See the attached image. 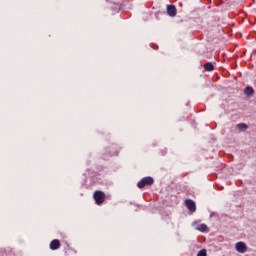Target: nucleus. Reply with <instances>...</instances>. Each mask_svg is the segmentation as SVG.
Segmentation results:
<instances>
[{"label":"nucleus","mask_w":256,"mask_h":256,"mask_svg":"<svg viewBox=\"0 0 256 256\" xmlns=\"http://www.w3.org/2000/svg\"><path fill=\"white\" fill-rule=\"evenodd\" d=\"M236 127L239 131H247V129H249V126L245 123H239Z\"/></svg>","instance_id":"6e6552de"},{"label":"nucleus","mask_w":256,"mask_h":256,"mask_svg":"<svg viewBox=\"0 0 256 256\" xmlns=\"http://www.w3.org/2000/svg\"><path fill=\"white\" fill-rule=\"evenodd\" d=\"M112 155H118V153L116 152L115 154H112Z\"/></svg>","instance_id":"f8f14e48"},{"label":"nucleus","mask_w":256,"mask_h":256,"mask_svg":"<svg viewBox=\"0 0 256 256\" xmlns=\"http://www.w3.org/2000/svg\"><path fill=\"white\" fill-rule=\"evenodd\" d=\"M204 69H205V71H213V69H215V67L213 66V63L207 62V63L204 65Z\"/></svg>","instance_id":"1a4fd4ad"},{"label":"nucleus","mask_w":256,"mask_h":256,"mask_svg":"<svg viewBox=\"0 0 256 256\" xmlns=\"http://www.w3.org/2000/svg\"><path fill=\"white\" fill-rule=\"evenodd\" d=\"M245 95H247L248 97H251V95H253V93H255V90L253 89V87L251 86H247L244 90Z\"/></svg>","instance_id":"0eeeda50"},{"label":"nucleus","mask_w":256,"mask_h":256,"mask_svg":"<svg viewBox=\"0 0 256 256\" xmlns=\"http://www.w3.org/2000/svg\"><path fill=\"white\" fill-rule=\"evenodd\" d=\"M61 247V241H59L58 239H54L50 242V249L52 251H57V249H59Z\"/></svg>","instance_id":"423d86ee"},{"label":"nucleus","mask_w":256,"mask_h":256,"mask_svg":"<svg viewBox=\"0 0 256 256\" xmlns=\"http://www.w3.org/2000/svg\"><path fill=\"white\" fill-rule=\"evenodd\" d=\"M235 247L238 253H245L247 251V245L244 242L236 243Z\"/></svg>","instance_id":"20e7f679"},{"label":"nucleus","mask_w":256,"mask_h":256,"mask_svg":"<svg viewBox=\"0 0 256 256\" xmlns=\"http://www.w3.org/2000/svg\"><path fill=\"white\" fill-rule=\"evenodd\" d=\"M167 14L169 17H175L177 15V8L175 5H168L167 6Z\"/></svg>","instance_id":"39448f33"},{"label":"nucleus","mask_w":256,"mask_h":256,"mask_svg":"<svg viewBox=\"0 0 256 256\" xmlns=\"http://www.w3.org/2000/svg\"><path fill=\"white\" fill-rule=\"evenodd\" d=\"M185 205L191 213H195V211H197V206L195 205V201L188 199L185 201Z\"/></svg>","instance_id":"7ed1b4c3"},{"label":"nucleus","mask_w":256,"mask_h":256,"mask_svg":"<svg viewBox=\"0 0 256 256\" xmlns=\"http://www.w3.org/2000/svg\"><path fill=\"white\" fill-rule=\"evenodd\" d=\"M197 256H207V250L202 249L198 252Z\"/></svg>","instance_id":"9b49d317"},{"label":"nucleus","mask_w":256,"mask_h":256,"mask_svg":"<svg viewBox=\"0 0 256 256\" xmlns=\"http://www.w3.org/2000/svg\"><path fill=\"white\" fill-rule=\"evenodd\" d=\"M93 197L96 205H101L102 203H105V192L97 190L94 192Z\"/></svg>","instance_id":"f03ea898"},{"label":"nucleus","mask_w":256,"mask_h":256,"mask_svg":"<svg viewBox=\"0 0 256 256\" xmlns=\"http://www.w3.org/2000/svg\"><path fill=\"white\" fill-rule=\"evenodd\" d=\"M154 183V180H153V177H144L142 178L138 184H137V187L138 189H144V187H147L149 185H153Z\"/></svg>","instance_id":"f257e3e1"},{"label":"nucleus","mask_w":256,"mask_h":256,"mask_svg":"<svg viewBox=\"0 0 256 256\" xmlns=\"http://www.w3.org/2000/svg\"><path fill=\"white\" fill-rule=\"evenodd\" d=\"M198 231H202V232L207 231V226L205 224L198 225Z\"/></svg>","instance_id":"9d476101"}]
</instances>
